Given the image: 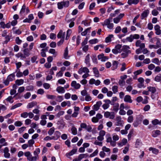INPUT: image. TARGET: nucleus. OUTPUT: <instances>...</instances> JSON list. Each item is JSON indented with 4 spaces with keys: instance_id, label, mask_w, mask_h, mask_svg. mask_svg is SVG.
I'll return each instance as SVG.
<instances>
[{
    "instance_id": "473e14b6",
    "label": "nucleus",
    "mask_w": 161,
    "mask_h": 161,
    "mask_svg": "<svg viewBox=\"0 0 161 161\" xmlns=\"http://www.w3.org/2000/svg\"><path fill=\"white\" fill-rule=\"evenodd\" d=\"M15 56L17 58H20L21 59L25 58L26 57L24 53L23 54L21 53H18L16 54Z\"/></svg>"
},
{
    "instance_id": "b1692460",
    "label": "nucleus",
    "mask_w": 161,
    "mask_h": 161,
    "mask_svg": "<svg viewBox=\"0 0 161 161\" xmlns=\"http://www.w3.org/2000/svg\"><path fill=\"white\" fill-rule=\"evenodd\" d=\"M139 2V0H128V3L129 5H131L132 4L135 5L137 4Z\"/></svg>"
},
{
    "instance_id": "49530a36",
    "label": "nucleus",
    "mask_w": 161,
    "mask_h": 161,
    "mask_svg": "<svg viewBox=\"0 0 161 161\" xmlns=\"http://www.w3.org/2000/svg\"><path fill=\"white\" fill-rule=\"evenodd\" d=\"M13 97L11 96H9L5 100L10 103H12L14 102V100H13Z\"/></svg>"
},
{
    "instance_id": "13d9d810",
    "label": "nucleus",
    "mask_w": 161,
    "mask_h": 161,
    "mask_svg": "<svg viewBox=\"0 0 161 161\" xmlns=\"http://www.w3.org/2000/svg\"><path fill=\"white\" fill-rule=\"evenodd\" d=\"M133 121V117L132 115L130 116L127 119V121L129 123H132Z\"/></svg>"
},
{
    "instance_id": "774afa93",
    "label": "nucleus",
    "mask_w": 161,
    "mask_h": 161,
    "mask_svg": "<svg viewBox=\"0 0 161 161\" xmlns=\"http://www.w3.org/2000/svg\"><path fill=\"white\" fill-rule=\"evenodd\" d=\"M126 114V112L123 109H119V114L120 115H124Z\"/></svg>"
},
{
    "instance_id": "f3484780",
    "label": "nucleus",
    "mask_w": 161,
    "mask_h": 161,
    "mask_svg": "<svg viewBox=\"0 0 161 161\" xmlns=\"http://www.w3.org/2000/svg\"><path fill=\"white\" fill-rule=\"evenodd\" d=\"M65 33L64 32L63 33V31L60 30L57 35V37L58 38H62V39H64Z\"/></svg>"
},
{
    "instance_id": "09e8293b",
    "label": "nucleus",
    "mask_w": 161,
    "mask_h": 161,
    "mask_svg": "<svg viewBox=\"0 0 161 161\" xmlns=\"http://www.w3.org/2000/svg\"><path fill=\"white\" fill-rule=\"evenodd\" d=\"M72 134L74 135H76L77 134V130L75 127H72L71 129Z\"/></svg>"
},
{
    "instance_id": "bb28decb",
    "label": "nucleus",
    "mask_w": 161,
    "mask_h": 161,
    "mask_svg": "<svg viewBox=\"0 0 161 161\" xmlns=\"http://www.w3.org/2000/svg\"><path fill=\"white\" fill-rule=\"evenodd\" d=\"M118 63L116 61H113L112 62V70H114L116 69L118 66Z\"/></svg>"
},
{
    "instance_id": "1a4fd4ad",
    "label": "nucleus",
    "mask_w": 161,
    "mask_h": 161,
    "mask_svg": "<svg viewBox=\"0 0 161 161\" xmlns=\"http://www.w3.org/2000/svg\"><path fill=\"white\" fill-rule=\"evenodd\" d=\"M136 47H140L141 49H142L145 47V45L144 43H142L140 40H138L136 42Z\"/></svg>"
},
{
    "instance_id": "72a5a7b5",
    "label": "nucleus",
    "mask_w": 161,
    "mask_h": 161,
    "mask_svg": "<svg viewBox=\"0 0 161 161\" xmlns=\"http://www.w3.org/2000/svg\"><path fill=\"white\" fill-rule=\"evenodd\" d=\"M23 53L26 57L29 56L30 55V51L27 48H25L23 50Z\"/></svg>"
},
{
    "instance_id": "79ce46f5",
    "label": "nucleus",
    "mask_w": 161,
    "mask_h": 161,
    "mask_svg": "<svg viewBox=\"0 0 161 161\" xmlns=\"http://www.w3.org/2000/svg\"><path fill=\"white\" fill-rule=\"evenodd\" d=\"M154 80L157 82H159L161 80V74H159L155 78Z\"/></svg>"
},
{
    "instance_id": "393cba45",
    "label": "nucleus",
    "mask_w": 161,
    "mask_h": 161,
    "mask_svg": "<svg viewBox=\"0 0 161 161\" xmlns=\"http://www.w3.org/2000/svg\"><path fill=\"white\" fill-rule=\"evenodd\" d=\"M15 75L14 73L9 75L7 78L10 81H12L15 80Z\"/></svg>"
},
{
    "instance_id": "412c9836",
    "label": "nucleus",
    "mask_w": 161,
    "mask_h": 161,
    "mask_svg": "<svg viewBox=\"0 0 161 161\" xmlns=\"http://www.w3.org/2000/svg\"><path fill=\"white\" fill-rule=\"evenodd\" d=\"M61 133L58 131H56L54 134V136H53L54 140L58 139L60 136Z\"/></svg>"
},
{
    "instance_id": "58836bf2",
    "label": "nucleus",
    "mask_w": 161,
    "mask_h": 161,
    "mask_svg": "<svg viewBox=\"0 0 161 161\" xmlns=\"http://www.w3.org/2000/svg\"><path fill=\"white\" fill-rule=\"evenodd\" d=\"M152 123L154 125H156L157 124L161 125V120L159 121V120L157 119H155L152 121Z\"/></svg>"
},
{
    "instance_id": "6ab92c4d",
    "label": "nucleus",
    "mask_w": 161,
    "mask_h": 161,
    "mask_svg": "<svg viewBox=\"0 0 161 161\" xmlns=\"http://www.w3.org/2000/svg\"><path fill=\"white\" fill-rule=\"evenodd\" d=\"M127 140L125 138H123L122 141L118 143V146L119 147H121L124 145H125L127 143Z\"/></svg>"
},
{
    "instance_id": "338daca9",
    "label": "nucleus",
    "mask_w": 161,
    "mask_h": 161,
    "mask_svg": "<svg viewBox=\"0 0 161 161\" xmlns=\"http://www.w3.org/2000/svg\"><path fill=\"white\" fill-rule=\"evenodd\" d=\"M158 13H159L158 11L155 9H153L152 11V14L153 16H157L158 15Z\"/></svg>"
},
{
    "instance_id": "a18cd8bd",
    "label": "nucleus",
    "mask_w": 161,
    "mask_h": 161,
    "mask_svg": "<svg viewBox=\"0 0 161 161\" xmlns=\"http://www.w3.org/2000/svg\"><path fill=\"white\" fill-rule=\"evenodd\" d=\"M72 33V31L70 29L68 30L67 32V35L66 37V40H67L69 39L70 34Z\"/></svg>"
},
{
    "instance_id": "5701e85b",
    "label": "nucleus",
    "mask_w": 161,
    "mask_h": 161,
    "mask_svg": "<svg viewBox=\"0 0 161 161\" xmlns=\"http://www.w3.org/2000/svg\"><path fill=\"white\" fill-rule=\"evenodd\" d=\"M37 105V103L36 102H32L28 103L27 106V108H31Z\"/></svg>"
},
{
    "instance_id": "864d4df0",
    "label": "nucleus",
    "mask_w": 161,
    "mask_h": 161,
    "mask_svg": "<svg viewBox=\"0 0 161 161\" xmlns=\"http://www.w3.org/2000/svg\"><path fill=\"white\" fill-rule=\"evenodd\" d=\"M55 130V128L53 127L51 128L48 131V134L49 135H52L54 132Z\"/></svg>"
},
{
    "instance_id": "c9c22d12",
    "label": "nucleus",
    "mask_w": 161,
    "mask_h": 161,
    "mask_svg": "<svg viewBox=\"0 0 161 161\" xmlns=\"http://www.w3.org/2000/svg\"><path fill=\"white\" fill-rule=\"evenodd\" d=\"M24 80L23 79L17 80H15V83L19 86L20 85L24 83Z\"/></svg>"
},
{
    "instance_id": "f257e3e1",
    "label": "nucleus",
    "mask_w": 161,
    "mask_h": 161,
    "mask_svg": "<svg viewBox=\"0 0 161 161\" xmlns=\"http://www.w3.org/2000/svg\"><path fill=\"white\" fill-rule=\"evenodd\" d=\"M112 19V18H109L105 20L104 22L101 23L102 25L103 26H107L108 28L110 29H113L114 26V24L113 23H111V20Z\"/></svg>"
},
{
    "instance_id": "4be33fe9",
    "label": "nucleus",
    "mask_w": 161,
    "mask_h": 161,
    "mask_svg": "<svg viewBox=\"0 0 161 161\" xmlns=\"http://www.w3.org/2000/svg\"><path fill=\"white\" fill-rule=\"evenodd\" d=\"M147 89L149 92H151L152 93H154L156 91L155 87L149 86L147 87Z\"/></svg>"
},
{
    "instance_id": "c03bdc74",
    "label": "nucleus",
    "mask_w": 161,
    "mask_h": 161,
    "mask_svg": "<svg viewBox=\"0 0 161 161\" xmlns=\"http://www.w3.org/2000/svg\"><path fill=\"white\" fill-rule=\"evenodd\" d=\"M152 62L154 64H156L158 65L160 64L158 58H155L152 60Z\"/></svg>"
},
{
    "instance_id": "9b49d317",
    "label": "nucleus",
    "mask_w": 161,
    "mask_h": 161,
    "mask_svg": "<svg viewBox=\"0 0 161 161\" xmlns=\"http://www.w3.org/2000/svg\"><path fill=\"white\" fill-rule=\"evenodd\" d=\"M71 86L74 88L76 89H79L80 87V85L79 83H77L75 81H72L71 84Z\"/></svg>"
},
{
    "instance_id": "3c124183",
    "label": "nucleus",
    "mask_w": 161,
    "mask_h": 161,
    "mask_svg": "<svg viewBox=\"0 0 161 161\" xmlns=\"http://www.w3.org/2000/svg\"><path fill=\"white\" fill-rule=\"evenodd\" d=\"M35 141L33 139H31L28 141V143L29 147H32Z\"/></svg>"
},
{
    "instance_id": "aec40b11",
    "label": "nucleus",
    "mask_w": 161,
    "mask_h": 161,
    "mask_svg": "<svg viewBox=\"0 0 161 161\" xmlns=\"http://www.w3.org/2000/svg\"><path fill=\"white\" fill-rule=\"evenodd\" d=\"M93 72L94 76L96 77H98L100 76L99 72L96 67H94L93 68Z\"/></svg>"
},
{
    "instance_id": "de8ad7c7",
    "label": "nucleus",
    "mask_w": 161,
    "mask_h": 161,
    "mask_svg": "<svg viewBox=\"0 0 161 161\" xmlns=\"http://www.w3.org/2000/svg\"><path fill=\"white\" fill-rule=\"evenodd\" d=\"M157 48L161 47V43L159 39L158 38L157 39L156 45H155Z\"/></svg>"
},
{
    "instance_id": "7ed1b4c3",
    "label": "nucleus",
    "mask_w": 161,
    "mask_h": 161,
    "mask_svg": "<svg viewBox=\"0 0 161 161\" xmlns=\"http://www.w3.org/2000/svg\"><path fill=\"white\" fill-rule=\"evenodd\" d=\"M69 2L68 1H62L57 3L58 8L59 9H62L64 7H68L69 5Z\"/></svg>"
},
{
    "instance_id": "423d86ee",
    "label": "nucleus",
    "mask_w": 161,
    "mask_h": 161,
    "mask_svg": "<svg viewBox=\"0 0 161 161\" xmlns=\"http://www.w3.org/2000/svg\"><path fill=\"white\" fill-rule=\"evenodd\" d=\"M105 131L103 130H101L99 133V136L97 137V139L99 141H102L104 139V136L105 135Z\"/></svg>"
},
{
    "instance_id": "bf43d9fd",
    "label": "nucleus",
    "mask_w": 161,
    "mask_h": 161,
    "mask_svg": "<svg viewBox=\"0 0 161 161\" xmlns=\"http://www.w3.org/2000/svg\"><path fill=\"white\" fill-rule=\"evenodd\" d=\"M89 42L91 44H95L97 42L98 40L97 39H94L90 40Z\"/></svg>"
},
{
    "instance_id": "2f4dec72",
    "label": "nucleus",
    "mask_w": 161,
    "mask_h": 161,
    "mask_svg": "<svg viewBox=\"0 0 161 161\" xmlns=\"http://www.w3.org/2000/svg\"><path fill=\"white\" fill-rule=\"evenodd\" d=\"M90 55L89 54H88L86 57L85 59V63L88 64L89 66L90 65Z\"/></svg>"
},
{
    "instance_id": "9d476101",
    "label": "nucleus",
    "mask_w": 161,
    "mask_h": 161,
    "mask_svg": "<svg viewBox=\"0 0 161 161\" xmlns=\"http://www.w3.org/2000/svg\"><path fill=\"white\" fill-rule=\"evenodd\" d=\"M149 13V10L148 9L144 11L141 14V19H143L147 17Z\"/></svg>"
},
{
    "instance_id": "f03ea898",
    "label": "nucleus",
    "mask_w": 161,
    "mask_h": 161,
    "mask_svg": "<svg viewBox=\"0 0 161 161\" xmlns=\"http://www.w3.org/2000/svg\"><path fill=\"white\" fill-rule=\"evenodd\" d=\"M25 156L27 157L29 161H36L39 158L35 156H32L30 152H26L24 153Z\"/></svg>"
},
{
    "instance_id": "ea45409f",
    "label": "nucleus",
    "mask_w": 161,
    "mask_h": 161,
    "mask_svg": "<svg viewBox=\"0 0 161 161\" xmlns=\"http://www.w3.org/2000/svg\"><path fill=\"white\" fill-rule=\"evenodd\" d=\"M119 104L118 103H115L113 107V110L115 112H117L119 109Z\"/></svg>"
},
{
    "instance_id": "e2e57ef3",
    "label": "nucleus",
    "mask_w": 161,
    "mask_h": 161,
    "mask_svg": "<svg viewBox=\"0 0 161 161\" xmlns=\"http://www.w3.org/2000/svg\"><path fill=\"white\" fill-rule=\"evenodd\" d=\"M143 70L142 69H140L137 70L134 72V75H138L141 74Z\"/></svg>"
},
{
    "instance_id": "052dcab7",
    "label": "nucleus",
    "mask_w": 161,
    "mask_h": 161,
    "mask_svg": "<svg viewBox=\"0 0 161 161\" xmlns=\"http://www.w3.org/2000/svg\"><path fill=\"white\" fill-rule=\"evenodd\" d=\"M87 155L86 154H80L79 156H78V157L80 159V160H81L84 158L87 157Z\"/></svg>"
},
{
    "instance_id": "a878e982",
    "label": "nucleus",
    "mask_w": 161,
    "mask_h": 161,
    "mask_svg": "<svg viewBox=\"0 0 161 161\" xmlns=\"http://www.w3.org/2000/svg\"><path fill=\"white\" fill-rule=\"evenodd\" d=\"M56 91L59 93H64L65 92L64 87L60 86L57 87Z\"/></svg>"
},
{
    "instance_id": "f704fd0d",
    "label": "nucleus",
    "mask_w": 161,
    "mask_h": 161,
    "mask_svg": "<svg viewBox=\"0 0 161 161\" xmlns=\"http://www.w3.org/2000/svg\"><path fill=\"white\" fill-rule=\"evenodd\" d=\"M142 145V143L141 142V141L139 139H137L135 143V147L136 148H139Z\"/></svg>"
},
{
    "instance_id": "8fccbe9b",
    "label": "nucleus",
    "mask_w": 161,
    "mask_h": 161,
    "mask_svg": "<svg viewBox=\"0 0 161 161\" xmlns=\"http://www.w3.org/2000/svg\"><path fill=\"white\" fill-rule=\"evenodd\" d=\"M15 41L16 43L18 45L20 44L22 42V41L19 39V37H17L16 38Z\"/></svg>"
},
{
    "instance_id": "6e6d98bb",
    "label": "nucleus",
    "mask_w": 161,
    "mask_h": 161,
    "mask_svg": "<svg viewBox=\"0 0 161 161\" xmlns=\"http://www.w3.org/2000/svg\"><path fill=\"white\" fill-rule=\"evenodd\" d=\"M47 97L49 99H54L56 97V96L54 95L48 94L46 95Z\"/></svg>"
},
{
    "instance_id": "4468645a",
    "label": "nucleus",
    "mask_w": 161,
    "mask_h": 161,
    "mask_svg": "<svg viewBox=\"0 0 161 161\" xmlns=\"http://www.w3.org/2000/svg\"><path fill=\"white\" fill-rule=\"evenodd\" d=\"M129 49H130V47L129 46H124L123 47L122 51L123 52L129 54L130 53V51L129 50Z\"/></svg>"
},
{
    "instance_id": "603ef678",
    "label": "nucleus",
    "mask_w": 161,
    "mask_h": 161,
    "mask_svg": "<svg viewBox=\"0 0 161 161\" xmlns=\"http://www.w3.org/2000/svg\"><path fill=\"white\" fill-rule=\"evenodd\" d=\"M26 9V6L25 4H24L22 7V8L20 11V14H23L25 11Z\"/></svg>"
},
{
    "instance_id": "680f3d73",
    "label": "nucleus",
    "mask_w": 161,
    "mask_h": 161,
    "mask_svg": "<svg viewBox=\"0 0 161 161\" xmlns=\"http://www.w3.org/2000/svg\"><path fill=\"white\" fill-rule=\"evenodd\" d=\"M92 99V98L89 94H88L86 96H85V100L86 101H91Z\"/></svg>"
},
{
    "instance_id": "37998d69",
    "label": "nucleus",
    "mask_w": 161,
    "mask_h": 161,
    "mask_svg": "<svg viewBox=\"0 0 161 161\" xmlns=\"http://www.w3.org/2000/svg\"><path fill=\"white\" fill-rule=\"evenodd\" d=\"M49 52L50 53L54 55L55 56H56L57 55V53L56 52L55 50V49L52 48L50 49L49 50Z\"/></svg>"
},
{
    "instance_id": "4c0bfd02",
    "label": "nucleus",
    "mask_w": 161,
    "mask_h": 161,
    "mask_svg": "<svg viewBox=\"0 0 161 161\" xmlns=\"http://www.w3.org/2000/svg\"><path fill=\"white\" fill-rule=\"evenodd\" d=\"M91 28L90 27L86 29L84 31L81 33V35L83 36H86L88 32L89 31V32H90V31Z\"/></svg>"
},
{
    "instance_id": "20e7f679",
    "label": "nucleus",
    "mask_w": 161,
    "mask_h": 161,
    "mask_svg": "<svg viewBox=\"0 0 161 161\" xmlns=\"http://www.w3.org/2000/svg\"><path fill=\"white\" fill-rule=\"evenodd\" d=\"M116 122L114 124L115 126H123L124 121L122 120V118L120 116H117L116 118Z\"/></svg>"
},
{
    "instance_id": "f8f14e48",
    "label": "nucleus",
    "mask_w": 161,
    "mask_h": 161,
    "mask_svg": "<svg viewBox=\"0 0 161 161\" xmlns=\"http://www.w3.org/2000/svg\"><path fill=\"white\" fill-rule=\"evenodd\" d=\"M77 149H72L69 153H66V156L68 158L71 159V158L70 157V156L75 154L77 152Z\"/></svg>"
},
{
    "instance_id": "5fc2aeb1",
    "label": "nucleus",
    "mask_w": 161,
    "mask_h": 161,
    "mask_svg": "<svg viewBox=\"0 0 161 161\" xmlns=\"http://www.w3.org/2000/svg\"><path fill=\"white\" fill-rule=\"evenodd\" d=\"M112 90L114 93H115L118 92V87L116 86H114L112 87Z\"/></svg>"
},
{
    "instance_id": "a19ab883",
    "label": "nucleus",
    "mask_w": 161,
    "mask_h": 161,
    "mask_svg": "<svg viewBox=\"0 0 161 161\" xmlns=\"http://www.w3.org/2000/svg\"><path fill=\"white\" fill-rule=\"evenodd\" d=\"M133 37L132 36V35H130L129 37H127L125 39V41L126 42H131L133 41Z\"/></svg>"
},
{
    "instance_id": "6e6552de",
    "label": "nucleus",
    "mask_w": 161,
    "mask_h": 161,
    "mask_svg": "<svg viewBox=\"0 0 161 161\" xmlns=\"http://www.w3.org/2000/svg\"><path fill=\"white\" fill-rule=\"evenodd\" d=\"M4 156L5 158H8L10 157V154L9 153V149L7 147H5L3 150Z\"/></svg>"
},
{
    "instance_id": "0eeeda50",
    "label": "nucleus",
    "mask_w": 161,
    "mask_h": 161,
    "mask_svg": "<svg viewBox=\"0 0 161 161\" xmlns=\"http://www.w3.org/2000/svg\"><path fill=\"white\" fill-rule=\"evenodd\" d=\"M89 69L86 67L81 68L79 69L78 71V73L80 75L83 73H89Z\"/></svg>"
},
{
    "instance_id": "dca6fc26",
    "label": "nucleus",
    "mask_w": 161,
    "mask_h": 161,
    "mask_svg": "<svg viewBox=\"0 0 161 161\" xmlns=\"http://www.w3.org/2000/svg\"><path fill=\"white\" fill-rule=\"evenodd\" d=\"M161 131L159 130H155L152 132V136L154 137H156L160 135Z\"/></svg>"
},
{
    "instance_id": "4d7b16f0",
    "label": "nucleus",
    "mask_w": 161,
    "mask_h": 161,
    "mask_svg": "<svg viewBox=\"0 0 161 161\" xmlns=\"http://www.w3.org/2000/svg\"><path fill=\"white\" fill-rule=\"evenodd\" d=\"M98 152V151L97 149H96L95 150V151L92 153V154H91L90 155V157H92L95 156H96Z\"/></svg>"
},
{
    "instance_id": "cd10ccee",
    "label": "nucleus",
    "mask_w": 161,
    "mask_h": 161,
    "mask_svg": "<svg viewBox=\"0 0 161 161\" xmlns=\"http://www.w3.org/2000/svg\"><path fill=\"white\" fill-rule=\"evenodd\" d=\"M149 150L150 151H152V153L155 154H157L159 152V151L158 149L153 147L149 148Z\"/></svg>"
},
{
    "instance_id": "7c9ffc66",
    "label": "nucleus",
    "mask_w": 161,
    "mask_h": 161,
    "mask_svg": "<svg viewBox=\"0 0 161 161\" xmlns=\"http://www.w3.org/2000/svg\"><path fill=\"white\" fill-rule=\"evenodd\" d=\"M114 36L112 34L109 35L108 37H107L105 40V42L106 43H108L110 42L111 41V39L113 38Z\"/></svg>"
},
{
    "instance_id": "e433bc0d",
    "label": "nucleus",
    "mask_w": 161,
    "mask_h": 161,
    "mask_svg": "<svg viewBox=\"0 0 161 161\" xmlns=\"http://www.w3.org/2000/svg\"><path fill=\"white\" fill-rule=\"evenodd\" d=\"M22 105V103H19L16 104L14 105L13 106L10 108L11 110H13L16 108H17L21 106Z\"/></svg>"
},
{
    "instance_id": "39448f33",
    "label": "nucleus",
    "mask_w": 161,
    "mask_h": 161,
    "mask_svg": "<svg viewBox=\"0 0 161 161\" xmlns=\"http://www.w3.org/2000/svg\"><path fill=\"white\" fill-rule=\"evenodd\" d=\"M104 116L106 118H109L110 119H113L115 117L114 113L113 112L106 111L104 113Z\"/></svg>"
},
{
    "instance_id": "c756f323",
    "label": "nucleus",
    "mask_w": 161,
    "mask_h": 161,
    "mask_svg": "<svg viewBox=\"0 0 161 161\" xmlns=\"http://www.w3.org/2000/svg\"><path fill=\"white\" fill-rule=\"evenodd\" d=\"M40 152V149L39 148H37L33 152V154L34 156H36L38 158H39V154Z\"/></svg>"
},
{
    "instance_id": "ddd939ff",
    "label": "nucleus",
    "mask_w": 161,
    "mask_h": 161,
    "mask_svg": "<svg viewBox=\"0 0 161 161\" xmlns=\"http://www.w3.org/2000/svg\"><path fill=\"white\" fill-rule=\"evenodd\" d=\"M102 104V103L101 101L97 102L96 104L93 106V109L96 111L98 110Z\"/></svg>"
},
{
    "instance_id": "0e129e2a",
    "label": "nucleus",
    "mask_w": 161,
    "mask_h": 161,
    "mask_svg": "<svg viewBox=\"0 0 161 161\" xmlns=\"http://www.w3.org/2000/svg\"><path fill=\"white\" fill-rule=\"evenodd\" d=\"M31 94L30 92H27L24 94V97L26 99H28L31 96Z\"/></svg>"
},
{
    "instance_id": "c85d7f7f",
    "label": "nucleus",
    "mask_w": 161,
    "mask_h": 161,
    "mask_svg": "<svg viewBox=\"0 0 161 161\" xmlns=\"http://www.w3.org/2000/svg\"><path fill=\"white\" fill-rule=\"evenodd\" d=\"M68 47H66L64 50V58L66 59H68L69 58L68 56Z\"/></svg>"
},
{
    "instance_id": "2eb2a0df",
    "label": "nucleus",
    "mask_w": 161,
    "mask_h": 161,
    "mask_svg": "<svg viewBox=\"0 0 161 161\" xmlns=\"http://www.w3.org/2000/svg\"><path fill=\"white\" fill-rule=\"evenodd\" d=\"M160 26L157 25L154 26V29L156 31L155 33L157 35H159L161 33V30H160Z\"/></svg>"
},
{
    "instance_id": "69168bd1",
    "label": "nucleus",
    "mask_w": 161,
    "mask_h": 161,
    "mask_svg": "<svg viewBox=\"0 0 161 161\" xmlns=\"http://www.w3.org/2000/svg\"><path fill=\"white\" fill-rule=\"evenodd\" d=\"M121 27L119 26H118L115 28L114 32L116 33H118L121 31Z\"/></svg>"
},
{
    "instance_id": "a211bd4d",
    "label": "nucleus",
    "mask_w": 161,
    "mask_h": 161,
    "mask_svg": "<svg viewBox=\"0 0 161 161\" xmlns=\"http://www.w3.org/2000/svg\"><path fill=\"white\" fill-rule=\"evenodd\" d=\"M124 100L125 102L130 103H132V102L131 97L129 95H126L125 97Z\"/></svg>"
}]
</instances>
